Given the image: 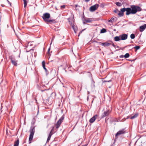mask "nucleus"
Here are the masks:
<instances>
[{
	"instance_id": "obj_1",
	"label": "nucleus",
	"mask_w": 146,
	"mask_h": 146,
	"mask_svg": "<svg viewBox=\"0 0 146 146\" xmlns=\"http://www.w3.org/2000/svg\"><path fill=\"white\" fill-rule=\"evenodd\" d=\"M42 17L46 23L53 22L55 21L54 20H49L48 19L50 17V14L49 13H44Z\"/></svg>"
},
{
	"instance_id": "obj_2",
	"label": "nucleus",
	"mask_w": 146,
	"mask_h": 146,
	"mask_svg": "<svg viewBox=\"0 0 146 146\" xmlns=\"http://www.w3.org/2000/svg\"><path fill=\"white\" fill-rule=\"evenodd\" d=\"M35 132V127H31L29 130V132L30 133L29 138V143H31V141L33 139Z\"/></svg>"
},
{
	"instance_id": "obj_3",
	"label": "nucleus",
	"mask_w": 146,
	"mask_h": 146,
	"mask_svg": "<svg viewBox=\"0 0 146 146\" xmlns=\"http://www.w3.org/2000/svg\"><path fill=\"white\" fill-rule=\"evenodd\" d=\"M131 8L132 11V14H135L137 12L141 11V9L139 6L133 5L131 6Z\"/></svg>"
},
{
	"instance_id": "obj_4",
	"label": "nucleus",
	"mask_w": 146,
	"mask_h": 146,
	"mask_svg": "<svg viewBox=\"0 0 146 146\" xmlns=\"http://www.w3.org/2000/svg\"><path fill=\"white\" fill-rule=\"evenodd\" d=\"M64 118V115H62L58 120L57 122L56 125V128L58 129L60 126L62 122L63 121Z\"/></svg>"
},
{
	"instance_id": "obj_5",
	"label": "nucleus",
	"mask_w": 146,
	"mask_h": 146,
	"mask_svg": "<svg viewBox=\"0 0 146 146\" xmlns=\"http://www.w3.org/2000/svg\"><path fill=\"white\" fill-rule=\"evenodd\" d=\"M125 129H123L118 131L115 134V137H118L119 136L125 134L126 133V131Z\"/></svg>"
},
{
	"instance_id": "obj_6",
	"label": "nucleus",
	"mask_w": 146,
	"mask_h": 146,
	"mask_svg": "<svg viewBox=\"0 0 146 146\" xmlns=\"http://www.w3.org/2000/svg\"><path fill=\"white\" fill-rule=\"evenodd\" d=\"M99 6V5L98 4H96L90 7V11L91 12H93L96 10L98 9Z\"/></svg>"
},
{
	"instance_id": "obj_7",
	"label": "nucleus",
	"mask_w": 146,
	"mask_h": 146,
	"mask_svg": "<svg viewBox=\"0 0 146 146\" xmlns=\"http://www.w3.org/2000/svg\"><path fill=\"white\" fill-rule=\"evenodd\" d=\"M10 59L11 60V63L13 65L15 66L17 65V60H16L12 56H11L10 57Z\"/></svg>"
},
{
	"instance_id": "obj_8",
	"label": "nucleus",
	"mask_w": 146,
	"mask_h": 146,
	"mask_svg": "<svg viewBox=\"0 0 146 146\" xmlns=\"http://www.w3.org/2000/svg\"><path fill=\"white\" fill-rule=\"evenodd\" d=\"M45 61H43L42 62V67L44 69V70L45 71V72L46 73V75H47L49 74V72H48V71L47 70V69L45 68Z\"/></svg>"
},
{
	"instance_id": "obj_9",
	"label": "nucleus",
	"mask_w": 146,
	"mask_h": 146,
	"mask_svg": "<svg viewBox=\"0 0 146 146\" xmlns=\"http://www.w3.org/2000/svg\"><path fill=\"white\" fill-rule=\"evenodd\" d=\"M128 35L126 34H124L120 35L121 40H126L127 38Z\"/></svg>"
},
{
	"instance_id": "obj_10",
	"label": "nucleus",
	"mask_w": 146,
	"mask_h": 146,
	"mask_svg": "<svg viewBox=\"0 0 146 146\" xmlns=\"http://www.w3.org/2000/svg\"><path fill=\"white\" fill-rule=\"evenodd\" d=\"M110 112L109 110H107L105 111L101 115L102 118H104L106 116H108L110 114Z\"/></svg>"
},
{
	"instance_id": "obj_11",
	"label": "nucleus",
	"mask_w": 146,
	"mask_h": 146,
	"mask_svg": "<svg viewBox=\"0 0 146 146\" xmlns=\"http://www.w3.org/2000/svg\"><path fill=\"white\" fill-rule=\"evenodd\" d=\"M98 117V115L97 114L95 115L90 119V122L91 123L94 122Z\"/></svg>"
},
{
	"instance_id": "obj_12",
	"label": "nucleus",
	"mask_w": 146,
	"mask_h": 146,
	"mask_svg": "<svg viewBox=\"0 0 146 146\" xmlns=\"http://www.w3.org/2000/svg\"><path fill=\"white\" fill-rule=\"evenodd\" d=\"M126 15H128L130 14H132V11L131 8H126Z\"/></svg>"
},
{
	"instance_id": "obj_13",
	"label": "nucleus",
	"mask_w": 146,
	"mask_h": 146,
	"mask_svg": "<svg viewBox=\"0 0 146 146\" xmlns=\"http://www.w3.org/2000/svg\"><path fill=\"white\" fill-rule=\"evenodd\" d=\"M146 28V24H144V25L141 26L139 28L140 29L139 31L141 32L143 31Z\"/></svg>"
},
{
	"instance_id": "obj_14",
	"label": "nucleus",
	"mask_w": 146,
	"mask_h": 146,
	"mask_svg": "<svg viewBox=\"0 0 146 146\" xmlns=\"http://www.w3.org/2000/svg\"><path fill=\"white\" fill-rule=\"evenodd\" d=\"M101 44L103 46H108L111 45L110 42H106L104 43H101Z\"/></svg>"
},
{
	"instance_id": "obj_15",
	"label": "nucleus",
	"mask_w": 146,
	"mask_h": 146,
	"mask_svg": "<svg viewBox=\"0 0 146 146\" xmlns=\"http://www.w3.org/2000/svg\"><path fill=\"white\" fill-rule=\"evenodd\" d=\"M114 40L115 41H118L121 40L120 35L119 36H116L114 38Z\"/></svg>"
},
{
	"instance_id": "obj_16",
	"label": "nucleus",
	"mask_w": 146,
	"mask_h": 146,
	"mask_svg": "<svg viewBox=\"0 0 146 146\" xmlns=\"http://www.w3.org/2000/svg\"><path fill=\"white\" fill-rule=\"evenodd\" d=\"M19 143V141L18 139L16 141H15L14 143L13 146H18Z\"/></svg>"
},
{
	"instance_id": "obj_17",
	"label": "nucleus",
	"mask_w": 146,
	"mask_h": 146,
	"mask_svg": "<svg viewBox=\"0 0 146 146\" xmlns=\"http://www.w3.org/2000/svg\"><path fill=\"white\" fill-rule=\"evenodd\" d=\"M84 21L86 23H90L92 21V20L91 19L87 18L86 19H85Z\"/></svg>"
},
{
	"instance_id": "obj_18",
	"label": "nucleus",
	"mask_w": 146,
	"mask_h": 146,
	"mask_svg": "<svg viewBox=\"0 0 146 146\" xmlns=\"http://www.w3.org/2000/svg\"><path fill=\"white\" fill-rule=\"evenodd\" d=\"M138 114H137V113L135 114L133 116H131L130 118V119H134V118H136V117H137V116H138Z\"/></svg>"
},
{
	"instance_id": "obj_19",
	"label": "nucleus",
	"mask_w": 146,
	"mask_h": 146,
	"mask_svg": "<svg viewBox=\"0 0 146 146\" xmlns=\"http://www.w3.org/2000/svg\"><path fill=\"white\" fill-rule=\"evenodd\" d=\"M117 14L119 17H121L123 16L124 14L123 13L120 12V11H119V13H117Z\"/></svg>"
},
{
	"instance_id": "obj_20",
	"label": "nucleus",
	"mask_w": 146,
	"mask_h": 146,
	"mask_svg": "<svg viewBox=\"0 0 146 146\" xmlns=\"http://www.w3.org/2000/svg\"><path fill=\"white\" fill-rule=\"evenodd\" d=\"M71 25L72 28L73 29L75 33H76V27L74 26V24H71Z\"/></svg>"
},
{
	"instance_id": "obj_21",
	"label": "nucleus",
	"mask_w": 146,
	"mask_h": 146,
	"mask_svg": "<svg viewBox=\"0 0 146 146\" xmlns=\"http://www.w3.org/2000/svg\"><path fill=\"white\" fill-rule=\"evenodd\" d=\"M51 136H52L51 133L49 134V135L48 137L47 140V142H48L50 140L51 138Z\"/></svg>"
},
{
	"instance_id": "obj_22",
	"label": "nucleus",
	"mask_w": 146,
	"mask_h": 146,
	"mask_svg": "<svg viewBox=\"0 0 146 146\" xmlns=\"http://www.w3.org/2000/svg\"><path fill=\"white\" fill-rule=\"evenodd\" d=\"M24 1V7H26L27 4V0H23Z\"/></svg>"
},
{
	"instance_id": "obj_23",
	"label": "nucleus",
	"mask_w": 146,
	"mask_h": 146,
	"mask_svg": "<svg viewBox=\"0 0 146 146\" xmlns=\"http://www.w3.org/2000/svg\"><path fill=\"white\" fill-rule=\"evenodd\" d=\"M135 35L133 34H131L130 35V38L131 39H133L135 38Z\"/></svg>"
},
{
	"instance_id": "obj_24",
	"label": "nucleus",
	"mask_w": 146,
	"mask_h": 146,
	"mask_svg": "<svg viewBox=\"0 0 146 146\" xmlns=\"http://www.w3.org/2000/svg\"><path fill=\"white\" fill-rule=\"evenodd\" d=\"M124 56L125 58H127L129 56V54L128 53H127L124 55Z\"/></svg>"
},
{
	"instance_id": "obj_25",
	"label": "nucleus",
	"mask_w": 146,
	"mask_h": 146,
	"mask_svg": "<svg viewBox=\"0 0 146 146\" xmlns=\"http://www.w3.org/2000/svg\"><path fill=\"white\" fill-rule=\"evenodd\" d=\"M126 8H123L122 9H120V11H121V12L123 13L126 11Z\"/></svg>"
},
{
	"instance_id": "obj_26",
	"label": "nucleus",
	"mask_w": 146,
	"mask_h": 146,
	"mask_svg": "<svg viewBox=\"0 0 146 146\" xmlns=\"http://www.w3.org/2000/svg\"><path fill=\"white\" fill-rule=\"evenodd\" d=\"M106 32V30L105 29H102L101 31V33H103Z\"/></svg>"
},
{
	"instance_id": "obj_27",
	"label": "nucleus",
	"mask_w": 146,
	"mask_h": 146,
	"mask_svg": "<svg viewBox=\"0 0 146 146\" xmlns=\"http://www.w3.org/2000/svg\"><path fill=\"white\" fill-rule=\"evenodd\" d=\"M116 5H117L119 7L121 6L122 5L119 2H116Z\"/></svg>"
},
{
	"instance_id": "obj_28",
	"label": "nucleus",
	"mask_w": 146,
	"mask_h": 146,
	"mask_svg": "<svg viewBox=\"0 0 146 146\" xmlns=\"http://www.w3.org/2000/svg\"><path fill=\"white\" fill-rule=\"evenodd\" d=\"M114 19L113 17H112L111 18V19L110 20H109L108 21V22H110V23H112L113 22V21H114Z\"/></svg>"
},
{
	"instance_id": "obj_29",
	"label": "nucleus",
	"mask_w": 146,
	"mask_h": 146,
	"mask_svg": "<svg viewBox=\"0 0 146 146\" xmlns=\"http://www.w3.org/2000/svg\"><path fill=\"white\" fill-rule=\"evenodd\" d=\"M140 48V47L139 46H137L134 47V48L136 50L139 49Z\"/></svg>"
},
{
	"instance_id": "obj_30",
	"label": "nucleus",
	"mask_w": 146,
	"mask_h": 146,
	"mask_svg": "<svg viewBox=\"0 0 146 146\" xmlns=\"http://www.w3.org/2000/svg\"><path fill=\"white\" fill-rule=\"evenodd\" d=\"M54 127H52V129H51L50 132V133L49 134L51 133L52 134H52L54 133L53 132V131L54 130Z\"/></svg>"
},
{
	"instance_id": "obj_31",
	"label": "nucleus",
	"mask_w": 146,
	"mask_h": 146,
	"mask_svg": "<svg viewBox=\"0 0 146 146\" xmlns=\"http://www.w3.org/2000/svg\"><path fill=\"white\" fill-rule=\"evenodd\" d=\"M105 5L104 3H102L100 4V6L102 8H103L104 7Z\"/></svg>"
},
{
	"instance_id": "obj_32",
	"label": "nucleus",
	"mask_w": 146,
	"mask_h": 146,
	"mask_svg": "<svg viewBox=\"0 0 146 146\" xmlns=\"http://www.w3.org/2000/svg\"><path fill=\"white\" fill-rule=\"evenodd\" d=\"M109 42H110L111 45H112L114 47H115V45L112 41H110Z\"/></svg>"
},
{
	"instance_id": "obj_33",
	"label": "nucleus",
	"mask_w": 146,
	"mask_h": 146,
	"mask_svg": "<svg viewBox=\"0 0 146 146\" xmlns=\"http://www.w3.org/2000/svg\"><path fill=\"white\" fill-rule=\"evenodd\" d=\"M65 6L64 5H62L61 6V8L62 9H64L65 8Z\"/></svg>"
},
{
	"instance_id": "obj_34",
	"label": "nucleus",
	"mask_w": 146,
	"mask_h": 146,
	"mask_svg": "<svg viewBox=\"0 0 146 146\" xmlns=\"http://www.w3.org/2000/svg\"><path fill=\"white\" fill-rule=\"evenodd\" d=\"M119 11H118V10H115L114 11V12H115V13H117V12H119Z\"/></svg>"
},
{
	"instance_id": "obj_35",
	"label": "nucleus",
	"mask_w": 146,
	"mask_h": 146,
	"mask_svg": "<svg viewBox=\"0 0 146 146\" xmlns=\"http://www.w3.org/2000/svg\"><path fill=\"white\" fill-rule=\"evenodd\" d=\"M124 55H121V56H120V58H123L124 57Z\"/></svg>"
},
{
	"instance_id": "obj_36",
	"label": "nucleus",
	"mask_w": 146,
	"mask_h": 146,
	"mask_svg": "<svg viewBox=\"0 0 146 146\" xmlns=\"http://www.w3.org/2000/svg\"><path fill=\"white\" fill-rule=\"evenodd\" d=\"M33 120H34L35 119H33V121H32V122L31 123L32 124H34L35 123V122L34 121H33Z\"/></svg>"
},
{
	"instance_id": "obj_37",
	"label": "nucleus",
	"mask_w": 146,
	"mask_h": 146,
	"mask_svg": "<svg viewBox=\"0 0 146 146\" xmlns=\"http://www.w3.org/2000/svg\"><path fill=\"white\" fill-rule=\"evenodd\" d=\"M50 47L48 49V53H49V52H50Z\"/></svg>"
},
{
	"instance_id": "obj_38",
	"label": "nucleus",
	"mask_w": 146,
	"mask_h": 146,
	"mask_svg": "<svg viewBox=\"0 0 146 146\" xmlns=\"http://www.w3.org/2000/svg\"><path fill=\"white\" fill-rule=\"evenodd\" d=\"M86 29H83L81 31H80V33H82V32L83 31H84V30H85Z\"/></svg>"
},
{
	"instance_id": "obj_39",
	"label": "nucleus",
	"mask_w": 146,
	"mask_h": 146,
	"mask_svg": "<svg viewBox=\"0 0 146 146\" xmlns=\"http://www.w3.org/2000/svg\"><path fill=\"white\" fill-rule=\"evenodd\" d=\"M88 73V74L89 75L91 76V73H90V72H88V73Z\"/></svg>"
},
{
	"instance_id": "obj_40",
	"label": "nucleus",
	"mask_w": 146,
	"mask_h": 146,
	"mask_svg": "<svg viewBox=\"0 0 146 146\" xmlns=\"http://www.w3.org/2000/svg\"><path fill=\"white\" fill-rule=\"evenodd\" d=\"M54 37H53V38H52V41H51V42L50 44V45H51V44H52V41L53 40V39H54Z\"/></svg>"
},
{
	"instance_id": "obj_41",
	"label": "nucleus",
	"mask_w": 146,
	"mask_h": 146,
	"mask_svg": "<svg viewBox=\"0 0 146 146\" xmlns=\"http://www.w3.org/2000/svg\"><path fill=\"white\" fill-rule=\"evenodd\" d=\"M87 145H88V144H87L83 145L82 146H87Z\"/></svg>"
},
{
	"instance_id": "obj_42",
	"label": "nucleus",
	"mask_w": 146,
	"mask_h": 146,
	"mask_svg": "<svg viewBox=\"0 0 146 146\" xmlns=\"http://www.w3.org/2000/svg\"><path fill=\"white\" fill-rule=\"evenodd\" d=\"M90 0H85L86 2H88Z\"/></svg>"
},
{
	"instance_id": "obj_43",
	"label": "nucleus",
	"mask_w": 146,
	"mask_h": 146,
	"mask_svg": "<svg viewBox=\"0 0 146 146\" xmlns=\"http://www.w3.org/2000/svg\"><path fill=\"white\" fill-rule=\"evenodd\" d=\"M8 1L9 2V3L11 5V3H10V2H9V1Z\"/></svg>"
},
{
	"instance_id": "obj_44",
	"label": "nucleus",
	"mask_w": 146,
	"mask_h": 146,
	"mask_svg": "<svg viewBox=\"0 0 146 146\" xmlns=\"http://www.w3.org/2000/svg\"><path fill=\"white\" fill-rule=\"evenodd\" d=\"M111 81V80L106 81V82H110Z\"/></svg>"
},
{
	"instance_id": "obj_45",
	"label": "nucleus",
	"mask_w": 146,
	"mask_h": 146,
	"mask_svg": "<svg viewBox=\"0 0 146 146\" xmlns=\"http://www.w3.org/2000/svg\"><path fill=\"white\" fill-rule=\"evenodd\" d=\"M92 81L94 83V82L93 80H92Z\"/></svg>"
},
{
	"instance_id": "obj_46",
	"label": "nucleus",
	"mask_w": 146,
	"mask_h": 146,
	"mask_svg": "<svg viewBox=\"0 0 146 146\" xmlns=\"http://www.w3.org/2000/svg\"><path fill=\"white\" fill-rule=\"evenodd\" d=\"M83 23H85V22L84 21Z\"/></svg>"
},
{
	"instance_id": "obj_47",
	"label": "nucleus",
	"mask_w": 146,
	"mask_h": 146,
	"mask_svg": "<svg viewBox=\"0 0 146 146\" xmlns=\"http://www.w3.org/2000/svg\"><path fill=\"white\" fill-rule=\"evenodd\" d=\"M130 46V45H129V46Z\"/></svg>"
},
{
	"instance_id": "obj_48",
	"label": "nucleus",
	"mask_w": 146,
	"mask_h": 146,
	"mask_svg": "<svg viewBox=\"0 0 146 146\" xmlns=\"http://www.w3.org/2000/svg\"><path fill=\"white\" fill-rule=\"evenodd\" d=\"M117 47H118V46H117Z\"/></svg>"
},
{
	"instance_id": "obj_49",
	"label": "nucleus",
	"mask_w": 146,
	"mask_h": 146,
	"mask_svg": "<svg viewBox=\"0 0 146 146\" xmlns=\"http://www.w3.org/2000/svg\"><path fill=\"white\" fill-rule=\"evenodd\" d=\"M117 47H118V46H117Z\"/></svg>"
}]
</instances>
